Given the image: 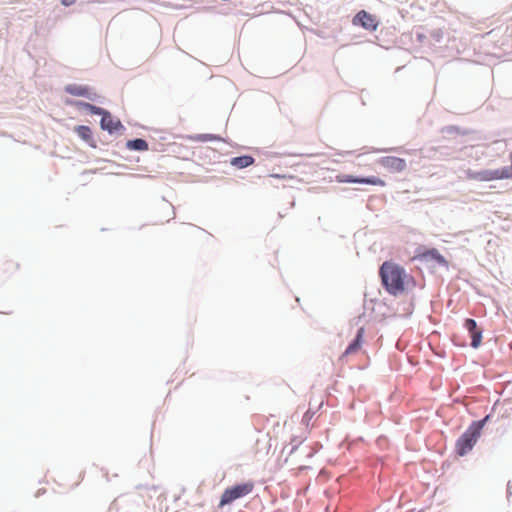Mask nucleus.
Masks as SVG:
<instances>
[{"mask_svg":"<svg viewBox=\"0 0 512 512\" xmlns=\"http://www.w3.org/2000/svg\"><path fill=\"white\" fill-rule=\"evenodd\" d=\"M381 282L385 290L393 296H398L406 290L412 277L405 269L394 261H385L379 269Z\"/></svg>","mask_w":512,"mask_h":512,"instance_id":"obj_1","label":"nucleus"},{"mask_svg":"<svg viewBox=\"0 0 512 512\" xmlns=\"http://www.w3.org/2000/svg\"><path fill=\"white\" fill-rule=\"evenodd\" d=\"M488 419L489 416H486L482 420L472 422L468 429L459 437L455 446L456 452L459 456H464L472 450L480 438L484 425Z\"/></svg>","mask_w":512,"mask_h":512,"instance_id":"obj_2","label":"nucleus"},{"mask_svg":"<svg viewBox=\"0 0 512 512\" xmlns=\"http://www.w3.org/2000/svg\"><path fill=\"white\" fill-rule=\"evenodd\" d=\"M254 487L255 484L253 481H247L226 488L221 495L218 505L219 508H222L225 505L231 504L232 502L251 494L254 490Z\"/></svg>","mask_w":512,"mask_h":512,"instance_id":"obj_3","label":"nucleus"},{"mask_svg":"<svg viewBox=\"0 0 512 512\" xmlns=\"http://www.w3.org/2000/svg\"><path fill=\"white\" fill-rule=\"evenodd\" d=\"M510 174L506 170H484L473 173L470 177L480 181H491L495 179L508 178Z\"/></svg>","mask_w":512,"mask_h":512,"instance_id":"obj_4","label":"nucleus"},{"mask_svg":"<svg viewBox=\"0 0 512 512\" xmlns=\"http://www.w3.org/2000/svg\"><path fill=\"white\" fill-rule=\"evenodd\" d=\"M101 116L102 118L100 125L103 130H106L109 133H113L121 129H124L120 120L113 118L108 111L105 110Z\"/></svg>","mask_w":512,"mask_h":512,"instance_id":"obj_5","label":"nucleus"},{"mask_svg":"<svg viewBox=\"0 0 512 512\" xmlns=\"http://www.w3.org/2000/svg\"><path fill=\"white\" fill-rule=\"evenodd\" d=\"M356 19L363 28L369 31H375L379 25L376 16L364 10L357 13Z\"/></svg>","mask_w":512,"mask_h":512,"instance_id":"obj_6","label":"nucleus"},{"mask_svg":"<svg viewBox=\"0 0 512 512\" xmlns=\"http://www.w3.org/2000/svg\"><path fill=\"white\" fill-rule=\"evenodd\" d=\"M380 164L391 172H401L406 169L405 160L393 156H386L381 158Z\"/></svg>","mask_w":512,"mask_h":512,"instance_id":"obj_7","label":"nucleus"},{"mask_svg":"<svg viewBox=\"0 0 512 512\" xmlns=\"http://www.w3.org/2000/svg\"><path fill=\"white\" fill-rule=\"evenodd\" d=\"M418 258L421 261H434L439 265L447 266L446 259L439 253V251L435 248L425 250L424 252L418 255Z\"/></svg>","mask_w":512,"mask_h":512,"instance_id":"obj_8","label":"nucleus"},{"mask_svg":"<svg viewBox=\"0 0 512 512\" xmlns=\"http://www.w3.org/2000/svg\"><path fill=\"white\" fill-rule=\"evenodd\" d=\"M65 91L73 96H80L91 99L90 89L87 86L70 84L65 87Z\"/></svg>","mask_w":512,"mask_h":512,"instance_id":"obj_9","label":"nucleus"},{"mask_svg":"<svg viewBox=\"0 0 512 512\" xmlns=\"http://www.w3.org/2000/svg\"><path fill=\"white\" fill-rule=\"evenodd\" d=\"M231 165L237 167L239 169L246 168L254 163V158L249 155H243L239 157H234L230 161Z\"/></svg>","mask_w":512,"mask_h":512,"instance_id":"obj_10","label":"nucleus"},{"mask_svg":"<svg viewBox=\"0 0 512 512\" xmlns=\"http://www.w3.org/2000/svg\"><path fill=\"white\" fill-rule=\"evenodd\" d=\"M126 147L129 150L137 151H147L149 148L147 141L140 138L127 141Z\"/></svg>","mask_w":512,"mask_h":512,"instance_id":"obj_11","label":"nucleus"},{"mask_svg":"<svg viewBox=\"0 0 512 512\" xmlns=\"http://www.w3.org/2000/svg\"><path fill=\"white\" fill-rule=\"evenodd\" d=\"M75 131L78 134V136L83 139L84 141L91 143L93 141L92 138V131L88 126L85 125H79L75 127Z\"/></svg>","mask_w":512,"mask_h":512,"instance_id":"obj_12","label":"nucleus"},{"mask_svg":"<svg viewBox=\"0 0 512 512\" xmlns=\"http://www.w3.org/2000/svg\"><path fill=\"white\" fill-rule=\"evenodd\" d=\"M77 105L89 110L92 114H96V115H102L103 112L105 111L104 109H102L100 107L94 106V105L86 103V102H78Z\"/></svg>","mask_w":512,"mask_h":512,"instance_id":"obj_13","label":"nucleus"},{"mask_svg":"<svg viewBox=\"0 0 512 512\" xmlns=\"http://www.w3.org/2000/svg\"><path fill=\"white\" fill-rule=\"evenodd\" d=\"M464 326L469 331L470 335H472L480 330L477 328V323L473 319H466Z\"/></svg>","mask_w":512,"mask_h":512,"instance_id":"obj_14","label":"nucleus"},{"mask_svg":"<svg viewBox=\"0 0 512 512\" xmlns=\"http://www.w3.org/2000/svg\"><path fill=\"white\" fill-rule=\"evenodd\" d=\"M471 336V346L473 348H478L481 344V341H482V331L479 330L478 332L470 335Z\"/></svg>","mask_w":512,"mask_h":512,"instance_id":"obj_15","label":"nucleus"},{"mask_svg":"<svg viewBox=\"0 0 512 512\" xmlns=\"http://www.w3.org/2000/svg\"><path fill=\"white\" fill-rule=\"evenodd\" d=\"M353 182L354 183H371V184H374V185H381V186L384 185V181H382L381 179H378V178L359 179V178H355L354 177Z\"/></svg>","mask_w":512,"mask_h":512,"instance_id":"obj_16","label":"nucleus"},{"mask_svg":"<svg viewBox=\"0 0 512 512\" xmlns=\"http://www.w3.org/2000/svg\"><path fill=\"white\" fill-rule=\"evenodd\" d=\"M362 334H363V329L361 328V329H359V331L357 333V337L354 340V344H353L354 352H356V350L358 349V347L360 345V340H361Z\"/></svg>","mask_w":512,"mask_h":512,"instance_id":"obj_17","label":"nucleus"},{"mask_svg":"<svg viewBox=\"0 0 512 512\" xmlns=\"http://www.w3.org/2000/svg\"><path fill=\"white\" fill-rule=\"evenodd\" d=\"M62 5L71 6L76 3V0H61Z\"/></svg>","mask_w":512,"mask_h":512,"instance_id":"obj_18","label":"nucleus"},{"mask_svg":"<svg viewBox=\"0 0 512 512\" xmlns=\"http://www.w3.org/2000/svg\"><path fill=\"white\" fill-rule=\"evenodd\" d=\"M352 351V344H349L348 347L345 350V355L349 354Z\"/></svg>","mask_w":512,"mask_h":512,"instance_id":"obj_19","label":"nucleus"}]
</instances>
